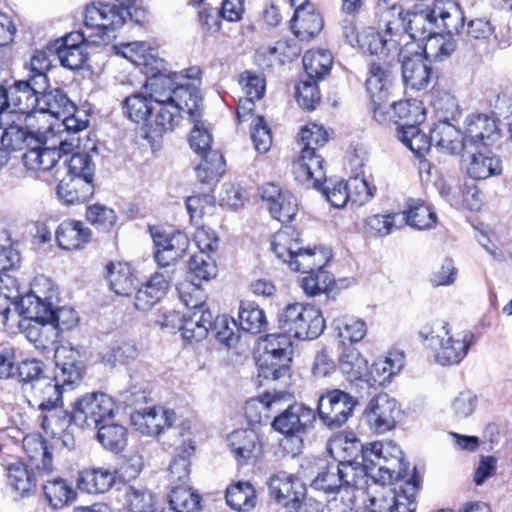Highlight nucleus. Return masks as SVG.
Segmentation results:
<instances>
[{
  "mask_svg": "<svg viewBox=\"0 0 512 512\" xmlns=\"http://www.w3.org/2000/svg\"><path fill=\"white\" fill-rule=\"evenodd\" d=\"M278 324L282 333L299 340L316 339L325 328L321 311L301 303L287 305L278 315Z\"/></svg>",
  "mask_w": 512,
  "mask_h": 512,
  "instance_id": "obj_8",
  "label": "nucleus"
},
{
  "mask_svg": "<svg viewBox=\"0 0 512 512\" xmlns=\"http://www.w3.org/2000/svg\"><path fill=\"white\" fill-rule=\"evenodd\" d=\"M60 160V152L56 147L33 145L24 155L23 163L31 171H49Z\"/></svg>",
  "mask_w": 512,
  "mask_h": 512,
  "instance_id": "obj_50",
  "label": "nucleus"
},
{
  "mask_svg": "<svg viewBox=\"0 0 512 512\" xmlns=\"http://www.w3.org/2000/svg\"><path fill=\"white\" fill-rule=\"evenodd\" d=\"M418 336L424 346L435 351V360L442 366L460 363L473 342L471 333H452L449 324L444 321L422 327Z\"/></svg>",
  "mask_w": 512,
  "mask_h": 512,
  "instance_id": "obj_4",
  "label": "nucleus"
},
{
  "mask_svg": "<svg viewBox=\"0 0 512 512\" xmlns=\"http://www.w3.org/2000/svg\"><path fill=\"white\" fill-rule=\"evenodd\" d=\"M43 289L47 292V299L45 302L49 304V312L47 318L53 323L54 326L59 328V334L62 332L73 329L79 321L76 311L71 307L52 308V300L56 297V290L49 280V284L43 285Z\"/></svg>",
  "mask_w": 512,
  "mask_h": 512,
  "instance_id": "obj_49",
  "label": "nucleus"
},
{
  "mask_svg": "<svg viewBox=\"0 0 512 512\" xmlns=\"http://www.w3.org/2000/svg\"><path fill=\"white\" fill-rule=\"evenodd\" d=\"M463 166L467 175L474 180H485L502 172L500 158L488 147H466Z\"/></svg>",
  "mask_w": 512,
  "mask_h": 512,
  "instance_id": "obj_19",
  "label": "nucleus"
},
{
  "mask_svg": "<svg viewBox=\"0 0 512 512\" xmlns=\"http://www.w3.org/2000/svg\"><path fill=\"white\" fill-rule=\"evenodd\" d=\"M431 140L433 144L447 153H458L466 150L465 135L454 125L442 121L431 129Z\"/></svg>",
  "mask_w": 512,
  "mask_h": 512,
  "instance_id": "obj_38",
  "label": "nucleus"
},
{
  "mask_svg": "<svg viewBox=\"0 0 512 512\" xmlns=\"http://www.w3.org/2000/svg\"><path fill=\"white\" fill-rule=\"evenodd\" d=\"M420 50L418 43L406 42L398 56L405 86L417 91L427 88L431 79V69Z\"/></svg>",
  "mask_w": 512,
  "mask_h": 512,
  "instance_id": "obj_16",
  "label": "nucleus"
},
{
  "mask_svg": "<svg viewBox=\"0 0 512 512\" xmlns=\"http://www.w3.org/2000/svg\"><path fill=\"white\" fill-rule=\"evenodd\" d=\"M21 255L13 245L0 247V295L7 299L18 297V281L7 272L19 268Z\"/></svg>",
  "mask_w": 512,
  "mask_h": 512,
  "instance_id": "obj_32",
  "label": "nucleus"
},
{
  "mask_svg": "<svg viewBox=\"0 0 512 512\" xmlns=\"http://www.w3.org/2000/svg\"><path fill=\"white\" fill-rule=\"evenodd\" d=\"M171 509L175 512H197L200 506V497L184 485H177L171 489L169 495Z\"/></svg>",
  "mask_w": 512,
  "mask_h": 512,
  "instance_id": "obj_62",
  "label": "nucleus"
},
{
  "mask_svg": "<svg viewBox=\"0 0 512 512\" xmlns=\"http://www.w3.org/2000/svg\"><path fill=\"white\" fill-rule=\"evenodd\" d=\"M175 420V412L162 407H149L135 411L131 415V424L143 435L158 436L169 428Z\"/></svg>",
  "mask_w": 512,
  "mask_h": 512,
  "instance_id": "obj_26",
  "label": "nucleus"
},
{
  "mask_svg": "<svg viewBox=\"0 0 512 512\" xmlns=\"http://www.w3.org/2000/svg\"><path fill=\"white\" fill-rule=\"evenodd\" d=\"M131 16L128 7L98 3L87 6L84 23L87 28L97 30L96 36L101 41L108 42L115 38V30L122 27L127 17Z\"/></svg>",
  "mask_w": 512,
  "mask_h": 512,
  "instance_id": "obj_13",
  "label": "nucleus"
},
{
  "mask_svg": "<svg viewBox=\"0 0 512 512\" xmlns=\"http://www.w3.org/2000/svg\"><path fill=\"white\" fill-rule=\"evenodd\" d=\"M151 101L142 93L132 94L123 101V112L135 123L145 122L155 109Z\"/></svg>",
  "mask_w": 512,
  "mask_h": 512,
  "instance_id": "obj_61",
  "label": "nucleus"
},
{
  "mask_svg": "<svg viewBox=\"0 0 512 512\" xmlns=\"http://www.w3.org/2000/svg\"><path fill=\"white\" fill-rule=\"evenodd\" d=\"M211 327L212 314L209 309L181 315L179 330L186 341L199 342L205 339Z\"/></svg>",
  "mask_w": 512,
  "mask_h": 512,
  "instance_id": "obj_37",
  "label": "nucleus"
},
{
  "mask_svg": "<svg viewBox=\"0 0 512 512\" xmlns=\"http://www.w3.org/2000/svg\"><path fill=\"white\" fill-rule=\"evenodd\" d=\"M115 474L103 467L84 469L79 472L77 487L89 494L104 493L115 484Z\"/></svg>",
  "mask_w": 512,
  "mask_h": 512,
  "instance_id": "obj_41",
  "label": "nucleus"
},
{
  "mask_svg": "<svg viewBox=\"0 0 512 512\" xmlns=\"http://www.w3.org/2000/svg\"><path fill=\"white\" fill-rule=\"evenodd\" d=\"M36 115L21 113L0 114V129L2 148L6 151L30 149L33 145H43L47 142L50 127L36 126Z\"/></svg>",
  "mask_w": 512,
  "mask_h": 512,
  "instance_id": "obj_5",
  "label": "nucleus"
},
{
  "mask_svg": "<svg viewBox=\"0 0 512 512\" xmlns=\"http://www.w3.org/2000/svg\"><path fill=\"white\" fill-rule=\"evenodd\" d=\"M7 481L13 491L22 498L33 495L37 489L34 472L21 462L12 463L7 467Z\"/></svg>",
  "mask_w": 512,
  "mask_h": 512,
  "instance_id": "obj_46",
  "label": "nucleus"
},
{
  "mask_svg": "<svg viewBox=\"0 0 512 512\" xmlns=\"http://www.w3.org/2000/svg\"><path fill=\"white\" fill-rule=\"evenodd\" d=\"M172 274V270L155 272L137 291L134 303L136 309L148 311L158 303L167 292L169 283L172 280Z\"/></svg>",
  "mask_w": 512,
  "mask_h": 512,
  "instance_id": "obj_30",
  "label": "nucleus"
},
{
  "mask_svg": "<svg viewBox=\"0 0 512 512\" xmlns=\"http://www.w3.org/2000/svg\"><path fill=\"white\" fill-rule=\"evenodd\" d=\"M368 361L356 348H346L339 357V369L349 382L364 381Z\"/></svg>",
  "mask_w": 512,
  "mask_h": 512,
  "instance_id": "obj_52",
  "label": "nucleus"
},
{
  "mask_svg": "<svg viewBox=\"0 0 512 512\" xmlns=\"http://www.w3.org/2000/svg\"><path fill=\"white\" fill-rule=\"evenodd\" d=\"M200 96H189V101L182 102H168L156 103V115L154 121L151 123V129L156 134H161L166 131H172L179 124L184 114L189 116V119H194L200 116Z\"/></svg>",
  "mask_w": 512,
  "mask_h": 512,
  "instance_id": "obj_17",
  "label": "nucleus"
},
{
  "mask_svg": "<svg viewBox=\"0 0 512 512\" xmlns=\"http://www.w3.org/2000/svg\"><path fill=\"white\" fill-rule=\"evenodd\" d=\"M271 250L292 271H309L325 267L332 257L331 251L327 248L304 247L299 232L288 226L272 236Z\"/></svg>",
  "mask_w": 512,
  "mask_h": 512,
  "instance_id": "obj_3",
  "label": "nucleus"
},
{
  "mask_svg": "<svg viewBox=\"0 0 512 512\" xmlns=\"http://www.w3.org/2000/svg\"><path fill=\"white\" fill-rule=\"evenodd\" d=\"M217 274V266L209 254L197 253L189 261V273L186 280H193L200 284L208 281Z\"/></svg>",
  "mask_w": 512,
  "mask_h": 512,
  "instance_id": "obj_63",
  "label": "nucleus"
},
{
  "mask_svg": "<svg viewBox=\"0 0 512 512\" xmlns=\"http://www.w3.org/2000/svg\"><path fill=\"white\" fill-rule=\"evenodd\" d=\"M295 8L292 17V29L297 37L302 39L317 35L323 28V19L315 11L309 0H290Z\"/></svg>",
  "mask_w": 512,
  "mask_h": 512,
  "instance_id": "obj_28",
  "label": "nucleus"
},
{
  "mask_svg": "<svg viewBox=\"0 0 512 512\" xmlns=\"http://www.w3.org/2000/svg\"><path fill=\"white\" fill-rule=\"evenodd\" d=\"M466 147H489L501 137L498 121L488 114H472L465 120Z\"/></svg>",
  "mask_w": 512,
  "mask_h": 512,
  "instance_id": "obj_21",
  "label": "nucleus"
},
{
  "mask_svg": "<svg viewBox=\"0 0 512 512\" xmlns=\"http://www.w3.org/2000/svg\"><path fill=\"white\" fill-rule=\"evenodd\" d=\"M46 88H37L31 79L15 82L8 89L11 111L24 115H35L39 105V95Z\"/></svg>",
  "mask_w": 512,
  "mask_h": 512,
  "instance_id": "obj_27",
  "label": "nucleus"
},
{
  "mask_svg": "<svg viewBox=\"0 0 512 512\" xmlns=\"http://www.w3.org/2000/svg\"><path fill=\"white\" fill-rule=\"evenodd\" d=\"M399 412L397 401L386 393L373 397L364 411V418L369 427L377 433H385L396 425Z\"/></svg>",
  "mask_w": 512,
  "mask_h": 512,
  "instance_id": "obj_20",
  "label": "nucleus"
},
{
  "mask_svg": "<svg viewBox=\"0 0 512 512\" xmlns=\"http://www.w3.org/2000/svg\"><path fill=\"white\" fill-rule=\"evenodd\" d=\"M115 401L106 393L94 392L78 398L72 406V420L80 428H96L113 417Z\"/></svg>",
  "mask_w": 512,
  "mask_h": 512,
  "instance_id": "obj_11",
  "label": "nucleus"
},
{
  "mask_svg": "<svg viewBox=\"0 0 512 512\" xmlns=\"http://www.w3.org/2000/svg\"><path fill=\"white\" fill-rule=\"evenodd\" d=\"M285 398L282 411L274 417L272 422L273 428L284 434L287 438L295 443L298 449L302 443L300 434L310 427L315 419V413L311 408L301 404L292 403L291 394L283 392Z\"/></svg>",
  "mask_w": 512,
  "mask_h": 512,
  "instance_id": "obj_12",
  "label": "nucleus"
},
{
  "mask_svg": "<svg viewBox=\"0 0 512 512\" xmlns=\"http://www.w3.org/2000/svg\"><path fill=\"white\" fill-rule=\"evenodd\" d=\"M110 288L121 296H129L136 288V277L128 263L110 262L106 266Z\"/></svg>",
  "mask_w": 512,
  "mask_h": 512,
  "instance_id": "obj_45",
  "label": "nucleus"
},
{
  "mask_svg": "<svg viewBox=\"0 0 512 512\" xmlns=\"http://www.w3.org/2000/svg\"><path fill=\"white\" fill-rule=\"evenodd\" d=\"M457 48V42L451 35L436 32L426 40L421 47L425 60L431 63H441L452 56Z\"/></svg>",
  "mask_w": 512,
  "mask_h": 512,
  "instance_id": "obj_47",
  "label": "nucleus"
},
{
  "mask_svg": "<svg viewBox=\"0 0 512 512\" xmlns=\"http://www.w3.org/2000/svg\"><path fill=\"white\" fill-rule=\"evenodd\" d=\"M324 267L314 268L309 271H301L306 274L301 281V287L308 296H316L325 293L333 284V277Z\"/></svg>",
  "mask_w": 512,
  "mask_h": 512,
  "instance_id": "obj_64",
  "label": "nucleus"
},
{
  "mask_svg": "<svg viewBox=\"0 0 512 512\" xmlns=\"http://www.w3.org/2000/svg\"><path fill=\"white\" fill-rule=\"evenodd\" d=\"M403 223L417 230H430L437 224V215L422 200L411 199L407 209L400 214V225Z\"/></svg>",
  "mask_w": 512,
  "mask_h": 512,
  "instance_id": "obj_40",
  "label": "nucleus"
},
{
  "mask_svg": "<svg viewBox=\"0 0 512 512\" xmlns=\"http://www.w3.org/2000/svg\"><path fill=\"white\" fill-rule=\"evenodd\" d=\"M86 47L84 34L75 31L56 40L51 49L56 53L63 67L78 70L87 60Z\"/></svg>",
  "mask_w": 512,
  "mask_h": 512,
  "instance_id": "obj_24",
  "label": "nucleus"
},
{
  "mask_svg": "<svg viewBox=\"0 0 512 512\" xmlns=\"http://www.w3.org/2000/svg\"><path fill=\"white\" fill-rule=\"evenodd\" d=\"M291 338L282 331L265 337L263 352L257 361L260 377L278 380L288 373L293 354Z\"/></svg>",
  "mask_w": 512,
  "mask_h": 512,
  "instance_id": "obj_9",
  "label": "nucleus"
},
{
  "mask_svg": "<svg viewBox=\"0 0 512 512\" xmlns=\"http://www.w3.org/2000/svg\"><path fill=\"white\" fill-rule=\"evenodd\" d=\"M283 392H266L263 395L251 398L245 403V415L250 423L268 421L272 415L282 411L285 403Z\"/></svg>",
  "mask_w": 512,
  "mask_h": 512,
  "instance_id": "obj_31",
  "label": "nucleus"
},
{
  "mask_svg": "<svg viewBox=\"0 0 512 512\" xmlns=\"http://www.w3.org/2000/svg\"><path fill=\"white\" fill-rule=\"evenodd\" d=\"M433 13L437 30L448 35L457 33L464 25V15L458 3L453 0H435Z\"/></svg>",
  "mask_w": 512,
  "mask_h": 512,
  "instance_id": "obj_35",
  "label": "nucleus"
},
{
  "mask_svg": "<svg viewBox=\"0 0 512 512\" xmlns=\"http://www.w3.org/2000/svg\"><path fill=\"white\" fill-rule=\"evenodd\" d=\"M389 84L388 71L379 63H372L369 69V76L366 79V89L373 102L374 118L378 122L387 119L385 109L387 107V86Z\"/></svg>",
  "mask_w": 512,
  "mask_h": 512,
  "instance_id": "obj_29",
  "label": "nucleus"
},
{
  "mask_svg": "<svg viewBox=\"0 0 512 512\" xmlns=\"http://www.w3.org/2000/svg\"><path fill=\"white\" fill-rule=\"evenodd\" d=\"M370 448V444L363 446L360 440L353 432L340 434L332 438L329 442V452L338 461H350L361 459L364 451Z\"/></svg>",
  "mask_w": 512,
  "mask_h": 512,
  "instance_id": "obj_44",
  "label": "nucleus"
},
{
  "mask_svg": "<svg viewBox=\"0 0 512 512\" xmlns=\"http://www.w3.org/2000/svg\"><path fill=\"white\" fill-rule=\"evenodd\" d=\"M40 95L36 113H47L58 119L62 115L75 112V105L60 89L48 92L44 90Z\"/></svg>",
  "mask_w": 512,
  "mask_h": 512,
  "instance_id": "obj_48",
  "label": "nucleus"
},
{
  "mask_svg": "<svg viewBox=\"0 0 512 512\" xmlns=\"http://www.w3.org/2000/svg\"><path fill=\"white\" fill-rule=\"evenodd\" d=\"M238 318L240 328L251 334L260 333L266 326L264 312L251 301H241Z\"/></svg>",
  "mask_w": 512,
  "mask_h": 512,
  "instance_id": "obj_58",
  "label": "nucleus"
},
{
  "mask_svg": "<svg viewBox=\"0 0 512 512\" xmlns=\"http://www.w3.org/2000/svg\"><path fill=\"white\" fill-rule=\"evenodd\" d=\"M94 193L90 180L77 176L63 177L57 186V196L66 205H76L87 201Z\"/></svg>",
  "mask_w": 512,
  "mask_h": 512,
  "instance_id": "obj_36",
  "label": "nucleus"
},
{
  "mask_svg": "<svg viewBox=\"0 0 512 512\" xmlns=\"http://www.w3.org/2000/svg\"><path fill=\"white\" fill-rule=\"evenodd\" d=\"M390 0H379L378 10L395 9V16L391 19H400V30L408 37L403 39L402 45L406 42H416L427 40L437 32L433 7L416 12H407L402 17L400 8L394 3L389 6Z\"/></svg>",
  "mask_w": 512,
  "mask_h": 512,
  "instance_id": "obj_14",
  "label": "nucleus"
},
{
  "mask_svg": "<svg viewBox=\"0 0 512 512\" xmlns=\"http://www.w3.org/2000/svg\"><path fill=\"white\" fill-rule=\"evenodd\" d=\"M90 237L91 230L81 221H64L56 230V240L64 250L80 249L89 242Z\"/></svg>",
  "mask_w": 512,
  "mask_h": 512,
  "instance_id": "obj_39",
  "label": "nucleus"
},
{
  "mask_svg": "<svg viewBox=\"0 0 512 512\" xmlns=\"http://www.w3.org/2000/svg\"><path fill=\"white\" fill-rule=\"evenodd\" d=\"M79 351L69 346H59L55 349V371L56 379L74 386L81 380L82 373L78 366Z\"/></svg>",
  "mask_w": 512,
  "mask_h": 512,
  "instance_id": "obj_33",
  "label": "nucleus"
},
{
  "mask_svg": "<svg viewBox=\"0 0 512 512\" xmlns=\"http://www.w3.org/2000/svg\"><path fill=\"white\" fill-rule=\"evenodd\" d=\"M190 119L194 127L190 133V147L201 157L196 167V176L201 183H208L223 172L224 159L216 150L211 148L212 135L207 124L199 119Z\"/></svg>",
  "mask_w": 512,
  "mask_h": 512,
  "instance_id": "obj_10",
  "label": "nucleus"
},
{
  "mask_svg": "<svg viewBox=\"0 0 512 512\" xmlns=\"http://www.w3.org/2000/svg\"><path fill=\"white\" fill-rule=\"evenodd\" d=\"M123 501L129 512H154L157 497L147 486L137 483L125 487Z\"/></svg>",
  "mask_w": 512,
  "mask_h": 512,
  "instance_id": "obj_43",
  "label": "nucleus"
},
{
  "mask_svg": "<svg viewBox=\"0 0 512 512\" xmlns=\"http://www.w3.org/2000/svg\"><path fill=\"white\" fill-rule=\"evenodd\" d=\"M152 236L157 248L154 257L160 268L173 267L175 262L185 255L190 245L188 236L180 231L155 232Z\"/></svg>",
  "mask_w": 512,
  "mask_h": 512,
  "instance_id": "obj_22",
  "label": "nucleus"
},
{
  "mask_svg": "<svg viewBox=\"0 0 512 512\" xmlns=\"http://www.w3.org/2000/svg\"><path fill=\"white\" fill-rule=\"evenodd\" d=\"M162 64L158 69L150 70L152 76L148 79L146 86L150 90V98L155 103L182 102L189 101V96H199L196 88L187 83L188 80L198 79L200 69L191 67L183 72H170L168 74L161 72Z\"/></svg>",
  "mask_w": 512,
  "mask_h": 512,
  "instance_id": "obj_6",
  "label": "nucleus"
},
{
  "mask_svg": "<svg viewBox=\"0 0 512 512\" xmlns=\"http://www.w3.org/2000/svg\"><path fill=\"white\" fill-rule=\"evenodd\" d=\"M404 367V354L400 351H390L386 356L378 358L372 364L370 376L373 383L384 386L390 383Z\"/></svg>",
  "mask_w": 512,
  "mask_h": 512,
  "instance_id": "obj_42",
  "label": "nucleus"
},
{
  "mask_svg": "<svg viewBox=\"0 0 512 512\" xmlns=\"http://www.w3.org/2000/svg\"><path fill=\"white\" fill-rule=\"evenodd\" d=\"M381 15L380 28L384 33H380L372 27L362 31V42L360 49L371 55H378L383 58H396L403 47V39L408 38L400 30V19H391L395 16V9L379 10Z\"/></svg>",
  "mask_w": 512,
  "mask_h": 512,
  "instance_id": "obj_7",
  "label": "nucleus"
},
{
  "mask_svg": "<svg viewBox=\"0 0 512 512\" xmlns=\"http://www.w3.org/2000/svg\"><path fill=\"white\" fill-rule=\"evenodd\" d=\"M23 449L31 460H40L36 464L38 470L50 473L52 469V456L47 450L45 440L40 434H29L23 438Z\"/></svg>",
  "mask_w": 512,
  "mask_h": 512,
  "instance_id": "obj_56",
  "label": "nucleus"
},
{
  "mask_svg": "<svg viewBox=\"0 0 512 512\" xmlns=\"http://www.w3.org/2000/svg\"><path fill=\"white\" fill-rule=\"evenodd\" d=\"M45 498L54 510L61 509L76 498V492L72 486L62 478L47 480L43 485Z\"/></svg>",
  "mask_w": 512,
  "mask_h": 512,
  "instance_id": "obj_54",
  "label": "nucleus"
},
{
  "mask_svg": "<svg viewBox=\"0 0 512 512\" xmlns=\"http://www.w3.org/2000/svg\"><path fill=\"white\" fill-rule=\"evenodd\" d=\"M357 400L340 389L327 391L319 397L317 412L321 422L334 429L344 425L352 416Z\"/></svg>",
  "mask_w": 512,
  "mask_h": 512,
  "instance_id": "obj_15",
  "label": "nucleus"
},
{
  "mask_svg": "<svg viewBox=\"0 0 512 512\" xmlns=\"http://www.w3.org/2000/svg\"><path fill=\"white\" fill-rule=\"evenodd\" d=\"M342 486L363 488L369 479L368 503L356 512H415L419 480L408 477L401 448L392 441L373 442L361 459L335 464Z\"/></svg>",
  "mask_w": 512,
  "mask_h": 512,
  "instance_id": "obj_1",
  "label": "nucleus"
},
{
  "mask_svg": "<svg viewBox=\"0 0 512 512\" xmlns=\"http://www.w3.org/2000/svg\"><path fill=\"white\" fill-rule=\"evenodd\" d=\"M317 150L302 148L300 158L294 162L295 178L307 187L318 188L326 180L324 159Z\"/></svg>",
  "mask_w": 512,
  "mask_h": 512,
  "instance_id": "obj_25",
  "label": "nucleus"
},
{
  "mask_svg": "<svg viewBox=\"0 0 512 512\" xmlns=\"http://www.w3.org/2000/svg\"><path fill=\"white\" fill-rule=\"evenodd\" d=\"M73 386L56 379L45 377L36 382L34 386H26V393L23 395L28 405L40 411L45 409L63 406V393Z\"/></svg>",
  "mask_w": 512,
  "mask_h": 512,
  "instance_id": "obj_18",
  "label": "nucleus"
},
{
  "mask_svg": "<svg viewBox=\"0 0 512 512\" xmlns=\"http://www.w3.org/2000/svg\"><path fill=\"white\" fill-rule=\"evenodd\" d=\"M333 63L332 55L324 49L309 50L303 56V67L310 79L318 80L329 73Z\"/></svg>",
  "mask_w": 512,
  "mask_h": 512,
  "instance_id": "obj_57",
  "label": "nucleus"
},
{
  "mask_svg": "<svg viewBox=\"0 0 512 512\" xmlns=\"http://www.w3.org/2000/svg\"><path fill=\"white\" fill-rule=\"evenodd\" d=\"M226 502L236 511L249 512L256 506L255 489L249 482L238 481L226 490Z\"/></svg>",
  "mask_w": 512,
  "mask_h": 512,
  "instance_id": "obj_51",
  "label": "nucleus"
},
{
  "mask_svg": "<svg viewBox=\"0 0 512 512\" xmlns=\"http://www.w3.org/2000/svg\"><path fill=\"white\" fill-rule=\"evenodd\" d=\"M177 290L180 300L189 309V312L209 309L206 305L207 295L199 283L193 280H184L178 284Z\"/></svg>",
  "mask_w": 512,
  "mask_h": 512,
  "instance_id": "obj_60",
  "label": "nucleus"
},
{
  "mask_svg": "<svg viewBox=\"0 0 512 512\" xmlns=\"http://www.w3.org/2000/svg\"><path fill=\"white\" fill-rule=\"evenodd\" d=\"M227 443L239 465L255 463L263 453L262 443L253 429H239L227 436Z\"/></svg>",
  "mask_w": 512,
  "mask_h": 512,
  "instance_id": "obj_23",
  "label": "nucleus"
},
{
  "mask_svg": "<svg viewBox=\"0 0 512 512\" xmlns=\"http://www.w3.org/2000/svg\"><path fill=\"white\" fill-rule=\"evenodd\" d=\"M332 325L342 343H357L367 334L366 322L355 316H339Z\"/></svg>",
  "mask_w": 512,
  "mask_h": 512,
  "instance_id": "obj_55",
  "label": "nucleus"
},
{
  "mask_svg": "<svg viewBox=\"0 0 512 512\" xmlns=\"http://www.w3.org/2000/svg\"><path fill=\"white\" fill-rule=\"evenodd\" d=\"M115 54L122 56L137 66L150 70L158 69L163 60L158 58L155 51L144 41L120 43L113 46Z\"/></svg>",
  "mask_w": 512,
  "mask_h": 512,
  "instance_id": "obj_34",
  "label": "nucleus"
},
{
  "mask_svg": "<svg viewBox=\"0 0 512 512\" xmlns=\"http://www.w3.org/2000/svg\"><path fill=\"white\" fill-rule=\"evenodd\" d=\"M195 452L194 441H183L177 448V454L169 466V480L171 484H185L190 475V458Z\"/></svg>",
  "mask_w": 512,
  "mask_h": 512,
  "instance_id": "obj_53",
  "label": "nucleus"
},
{
  "mask_svg": "<svg viewBox=\"0 0 512 512\" xmlns=\"http://www.w3.org/2000/svg\"><path fill=\"white\" fill-rule=\"evenodd\" d=\"M49 284L45 276H38L31 285V291L21 299V310L24 319L19 323L26 338L38 349H47L58 342L59 328L47 318L49 304L45 302L47 292L43 285Z\"/></svg>",
  "mask_w": 512,
  "mask_h": 512,
  "instance_id": "obj_2",
  "label": "nucleus"
},
{
  "mask_svg": "<svg viewBox=\"0 0 512 512\" xmlns=\"http://www.w3.org/2000/svg\"><path fill=\"white\" fill-rule=\"evenodd\" d=\"M400 141L413 153L422 156L433 144L431 135L428 137L421 129L414 124H403L398 132Z\"/></svg>",
  "mask_w": 512,
  "mask_h": 512,
  "instance_id": "obj_59",
  "label": "nucleus"
}]
</instances>
